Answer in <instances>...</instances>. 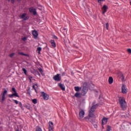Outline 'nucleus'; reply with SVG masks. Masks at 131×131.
Wrapping results in <instances>:
<instances>
[{
	"mask_svg": "<svg viewBox=\"0 0 131 131\" xmlns=\"http://www.w3.org/2000/svg\"><path fill=\"white\" fill-rule=\"evenodd\" d=\"M119 103L121 109L125 111L126 109L127 106L125 98L123 97H119Z\"/></svg>",
	"mask_w": 131,
	"mask_h": 131,
	"instance_id": "nucleus-1",
	"label": "nucleus"
},
{
	"mask_svg": "<svg viewBox=\"0 0 131 131\" xmlns=\"http://www.w3.org/2000/svg\"><path fill=\"white\" fill-rule=\"evenodd\" d=\"M79 120H84L85 116V111L84 109L80 108L78 112Z\"/></svg>",
	"mask_w": 131,
	"mask_h": 131,
	"instance_id": "nucleus-2",
	"label": "nucleus"
},
{
	"mask_svg": "<svg viewBox=\"0 0 131 131\" xmlns=\"http://www.w3.org/2000/svg\"><path fill=\"white\" fill-rule=\"evenodd\" d=\"M94 117H96V115H95V113L94 112H91L89 111L88 116H86L84 118V120H90V118H94Z\"/></svg>",
	"mask_w": 131,
	"mask_h": 131,
	"instance_id": "nucleus-3",
	"label": "nucleus"
},
{
	"mask_svg": "<svg viewBox=\"0 0 131 131\" xmlns=\"http://www.w3.org/2000/svg\"><path fill=\"white\" fill-rule=\"evenodd\" d=\"M88 91H89V89L88 88V83H84L83 85L82 93L83 95H85V94L88 93Z\"/></svg>",
	"mask_w": 131,
	"mask_h": 131,
	"instance_id": "nucleus-4",
	"label": "nucleus"
},
{
	"mask_svg": "<svg viewBox=\"0 0 131 131\" xmlns=\"http://www.w3.org/2000/svg\"><path fill=\"white\" fill-rule=\"evenodd\" d=\"M7 93H8V91L6 90V89H5L4 91L1 94V96H2L1 102L4 103V101H5V100H6V95H7Z\"/></svg>",
	"mask_w": 131,
	"mask_h": 131,
	"instance_id": "nucleus-5",
	"label": "nucleus"
},
{
	"mask_svg": "<svg viewBox=\"0 0 131 131\" xmlns=\"http://www.w3.org/2000/svg\"><path fill=\"white\" fill-rule=\"evenodd\" d=\"M121 90L122 94H124V95H126V94H127V89L125 84H122Z\"/></svg>",
	"mask_w": 131,
	"mask_h": 131,
	"instance_id": "nucleus-6",
	"label": "nucleus"
},
{
	"mask_svg": "<svg viewBox=\"0 0 131 131\" xmlns=\"http://www.w3.org/2000/svg\"><path fill=\"white\" fill-rule=\"evenodd\" d=\"M108 10V6L106 5H104L102 7H101V10H102V13L103 15L107 12V10Z\"/></svg>",
	"mask_w": 131,
	"mask_h": 131,
	"instance_id": "nucleus-7",
	"label": "nucleus"
},
{
	"mask_svg": "<svg viewBox=\"0 0 131 131\" xmlns=\"http://www.w3.org/2000/svg\"><path fill=\"white\" fill-rule=\"evenodd\" d=\"M27 16V14L24 13L20 15V19H23V20H24V21H26V20H28L29 18V17Z\"/></svg>",
	"mask_w": 131,
	"mask_h": 131,
	"instance_id": "nucleus-8",
	"label": "nucleus"
},
{
	"mask_svg": "<svg viewBox=\"0 0 131 131\" xmlns=\"http://www.w3.org/2000/svg\"><path fill=\"white\" fill-rule=\"evenodd\" d=\"M41 96L43 97V100H49V96L47 93L45 92H41Z\"/></svg>",
	"mask_w": 131,
	"mask_h": 131,
	"instance_id": "nucleus-9",
	"label": "nucleus"
},
{
	"mask_svg": "<svg viewBox=\"0 0 131 131\" xmlns=\"http://www.w3.org/2000/svg\"><path fill=\"white\" fill-rule=\"evenodd\" d=\"M32 35L35 39H37V37H38V32H37V31H32Z\"/></svg>",
	"mask_w": 131,
	"mask_h": 131,
	"instance_id": "nucleus-10",
	"label": "nucleus"
},
{
	"mask_svg": "<svg viewBox=\"0 0 131 131\" xmlns=\"http://www.w3.org/2000/svg\"><path fill=\"white\" fill-rule=\"evenodd\" d=\"M53 79H54L55 81H60L61 80V76H60V74H58L54 76Z\"/></svg>",
	"mask_w": 131,
	"mask_h": 131,
	"instance_id": "nucleus-11",
	"label": "nucleus"
},
{
	"mask_svg": "<svg viewBox=\"0 0 131 131\" xmlns=\"http://www.w3.org/2000/svg\"><path fill=\"white\" fill-rule=\"evenodd\" d=\"M108 121V118L103 117L102 119V124L104 125V124H106Z\"/></svg>",
	"mask_w": 131,
	"mask_h": 131,
	"instance_id": "nucleus-12",
	"label": "nucleus"
},
{
	"mask_svg": "<svg viewBox=\"0 0 131 131\" xmlns=\"http://www.w3.org/2000/svg\"><path fill=\"white\" fill-rule=\"evenodd\" d=\"M96 108H97V105H93L91 106L89 111H90L91 112H94L95 113V111L96 110Z\"/></svg>",
	"mask_w": 131,
	"mask_h": 131,
	"instance_id": "nucleus-13",
	"label": "nucleus"
},
{
	"mask_svg": "<svg viewBox=\"0 0 131 131\" xmlns=\"http://www.w3.org/2000/svg\"><path fill=\"white\" fill-rule=\"evenodd\" d=\"M29 11L30 12V13H33L34 15H36V10L33 8H30Z\"/></svg>",
	"mask_w": 131,
	"mask_h": 131,
	"instance_id": "nucleus-14",
	"label": "nucleus"
},
{
	"mask_svg": "<svg viewBox=\"0 0 131 131\" xmlns=\"http://www.w3.org/2000/svg\"><path fill=\"white\" fill-rule=\"evenodd\" d=\"M50 43L51 44L52 47L53 48H56V42L54 40H51L50 41Z\"/></svg>",
	"mask_w": 131,
	"mask_h": 131,
	"instance_id": "nucleus-15",
	"label": "nucleus"
},
{
	"mask_svg": "<svg viewBox=\"0 0 131 131\" xmlns=\"http://www.w3.org/2000/svg\"><path fill=\"white\" fill-rule=\"evenodd\" d=\"M58 86L62 90V91H65V86L61 83H58Z\"/></svg>",
	"mask_w": 131,
	"mask_h": 131,
	"instance_id": "nucleus-16",
	"label": "nucleus"
},
{
	"mask_svg": "<svg viewBox=\"0 0 131 131\" xmlns=\"http://www.w3.org/2000/svg\"><path fill=\"white\" fill-rule=\"evenodd\" d=\"M108 81L109 84H112L113 83V78L112 77H109Z\"/></svg>",
	"mask_w": 131,
	"mask_h": 131,
	"instance_id": "nucleus-17",
	"label": "nucleus"
},
{
	"mask_svg": "<svg viewBox=\"0 0 131 131\" xmlns=\"http://www.w3.org/2000/svg\"><path fill=\"white\" fill-rule=\"evenodd\" d=\"M49 128H54V123L50 121L49 122Z\"/></svg>",
	"mask_w": 131,
	"mask_h": 131,
	"instance_id": "nucleus-18",
	"label": "nucleus"
},
{
	"mask_svg": "<svg viewBox=\"0 0 131 131\" xmlns=\"http://www.w3.org/2000/svg\"><path fill=\"white\" fill-rule=\"evenodd\" d=\"M33 74H34L35 76H36V74H38V75H39V76H40V74H39V72H38V71H36V70H35V69L33 70Z\"/></svg>",
	"mask_w": 131,
	"mask_h": 131,
	"instance_id": "nucleus-19",
	"label": "nucleus"
},
{
	"mask_svg": "<svg viewBox=\"0 0 131 131\" xmlns=\"http://www.w3.org/2000/svg\"><path fill=\"white\" fill-rule=\"evenodd\" d=\"M75 97H76V98H81V94L78 92H77L75 94Z\"/></svg>",
	"mask_w": 131,
	"mask_h": 131,
	"instance_id": "nucleus-20",
	"label": "nucleus"
},
{
	"mask_svg": "<svg viewBox=\"0 0 131 131\" xmlns=\"http://www.w3.org/2000/svg\"><path fill=\"white\" fill-rule=\"evenodd\" d=\"M105 0H97V3L98 4H99L100 6H102V3H103V2H105Z\"/></svg>",
	"mask_w": 131,
	"mask_h": 131,
	"instance_id": "nucleus-21",
	"label": "nucleus"
},
{
	"mask_svg": "<svg viewBox=\"0 0 131 131\" xmlns=\"http://www.w3.org/2000/svg\"><path fill=\"white\" fill-rule=\"evenodd\" d=\"M75 90L76 91V92H79V91L81 90V88L75 86Z\"/></svg>",
	"mask_w": 131,
	"mask_h": 131,
	"instance_id": "nucleus-22",
	"label": "nucleus"
},
{
	"mask_svg": "<svg viewBox=\"0 0 131 131\" xmlns=\"http://www.w3.org/2000/svg\"><path fill=\"white\" fill-rule=\"evenodd\" d=\"M38 70H39L42 76H44L45 73H43V71H42V69H41V68H39L38 69Z\"/></svg>",
	"mask_w": 131,
	"mask_h": 131,
	"instance_id": "nucleus-23",
	"label": "nucleus"
},
{
	"mask_svg": "<svg viewBox=\"0 0 131 131\" xmlns=\"http://www.w3.org/2000/svg\"><path fill=\"white\" fill-rule=\"evenodd\" d=\"M126 52H127V53H128V54L129 55H131V49L130 48L127 49Z\"/></svg>",
	"mask_w": 131,
	"mask_h": 131,
	"instance_id": "nucleus-24",
	"label": "nucleus"
},
{
	"mask_svg": "<svg viewBox=\"0 0 131 131\" xmlns=\"http://www.w3.org/2000/svg\"><path fill=\"white\" fill-rule=\"evenodd\" d=\"M37 51H38V54H39V55H40V51H41V47H38L37 49Z\"/></svg>",
	"mask_w": 131,
	"mask_h": 131,
	"instance_id": "nucleus-25",
	"label": "nucleus"
},
{
	"mask_svg": "<svg viewBox=\"0 0 131 131\" xmlns=\"http://www.w3.org/2000/svg\"><path fill=\"white\" fill-rule=\"evenodd\" d=\"M111 130V126L110 125L106 126V131H110Z\"/></svg>",
	"mask_w": 131,
	"mask_h": 131,
	"instance_id": "nucleus-26",
	"label": "nucleus"
},
{
	"mask_svg": "<svg viewBox=\"0 0 131 131\" xmlns=\"http://www.w3.org/2000/svg\"><path fill=\"white\" fill-rule=\"evenodd\" d=\"M105 27H106V30H108V29H109V23H105Z\"/></svg>",
	"mask_w": 131,
	"mask_h": 131,
	"instance_id": "nucleus-27",
	"label": "nucleus"
},
{
	"mask_svg": "<svg viewBox=\"0 0 131 131\" xmlns=\"http://www.w3.org/2000/svg\"><path fill=\"white\" fill-rule=\"evenodd\" d=\"M19 54L21 55L22 56H27V57H29V55H28V54H25L23 53V52L19 53Z\"/></svg>",
	"mask_w": 131,
	"mask_h": 131,
	"instance_id": "nucleus-28",
	"label": "nucleus"
},
{
	"mask_svg": "<svg viewBox=\"0 0 131 131\" xmlns=\"http://www.w3.org/2000/svg\"><path fill=\"white\" fill-rule=\"evenodd\" d=\"M13 96H15V97H17L18 98H19V95H18V93H17V92H14V93L12 94Z\"/></svg>",
	"mask_w": 131,
	"mask_h": 131,
	"instance_id": "nucleus-29",
	"label": "nucleus"
},
{
	"mask_svg": "<svg viewBox=\"0 0 131 131\" xmlns=\"http://www.w3.org/2000/svg\"><path fill=\"white\" fill-rule=\"evenodd\" d=\"M36 131H42V130H41V128L38 126L36 128Z\"/></svg>",
	"mask_w": 131,
	"mask_h": 131,
	"instance_id": "nucleus-30",
	"label": "nucleus"
},
{
	"mask_svg": "<svg viewBox=\"0 0 131 131\" xmlns=\"http://www.w3.org/2000/svg\"><path fill=\"white\" fill-rule=\"evenodd\" d=\"M23 71L24 72V74L26 75L27 74V71L25 68L23 69Z\"/></svg>",
	"mask_w": 131,
	"mask_h": 131,
	"instance_id": "nucleus-31",
	"label": "nucleus"
},
{
	"mask_svg": "<svg viewBox=\"0 0 131 131\" xmlns=\"http://www.w3.org/2000/svg\"><path fill=\"white\" fill-rule=\"evenodd\" d=\"M28 78H29V79L30 80V82H32V80H31V79L33 78L32 76H28Z\"/></svg>",
	"mask_w": 131,
	"mask_h": 131,
	"instance_id": "nucleus-32",
	"label": "nucleus"
},
{
	"mask_svg": "<svg viewBox=\"0 0 131 131\" xmlns=\"http://www.w3.org/2000/svg\"><path fill=\"white\" fill-rule=\"evenodd\" d=\"M32 102L34 104H36V103H37V100L36 99H34L32 100Z\"/></svg>",
	"mask_w": 131,
	"mask_h": 131,
	"instance_id": "nucleus-33",
	"label": "nucleus"
},
{
	"mask_svg": "<svg viewBox=\"0 0 131 131\" xmlns=\"http://www.w3.org/2000/svg\"><path fill=\"white\" fill-rule=\"evenodd\" d=\"M14 56H15V53H12L9 54V57L10 58H13Z\"/></svg>",
	"mask_w": 131,
	"mask_h": 131,
	"instance_id": "nucleus-34",
	"label": "nucleus"
},
{
	"mask_svg": "<svg viewBox=\"0 0 131 131\" xmlns=\"http://www.w3.org/2000/svg\"><path fill=\"white\" fill-rule=\"evenodd\" d=\"M33 89H34V90H35V91L36 92V93H37V91L36 90V89H35V86L34 85H33Z\"/></svg>",
	"mask_w": 131,
	"mask_h": 131,
	"instance_id": "nucleus-35",
	"label": "nucleus"
},
{
	"mask_svg": "<svg viewBox=\"0 0 131 131\" xmlns=\"http://www.w3.org/2000/svg\"><path fill=\"white\" fill-rule=\"evenodd\" d=\"M121 77H122V81H124V76H123V75H121Z\"/></svg>",
	"mask_w": 131,
	"mask_h": 131,
	"instance_id": "nucleus-36",
	"label": "nucleus"
},
{
	"mask_svg": "<svg viewBox=\"0 0 131 131\" xmlns=\"http://www.w3.org/2000/svg\"><path fill=\"white\" fill-rule=\"evenodd\" d=\"M23 40H24V41H25L26 40H27V38H26V37H24V38H23Z\"/></svg>",
	"mask_w": 131,
	"mask_h": 131,
	"instance_id": "nucleus-37",
	"label": "nucleus"
},
{
	"mask_svg": "<svg viewBox=\"0 0 131 131\" xmlns=\"http://www.w3.org/2000/svg\"><path fill=\"white\" fill-rule=\"evenodd\" d=\"M12 91L13 92H14V93H16L17 92H16V89H15V88H12Z\"/></svg>",
	"mask_w": 131,
	"mask_h": 131,
	"instance_id": "nucleus-38",
	"label": "nucleus"
},
{
	"mask_svg": "<svg viewBox=\"0 0 131 131\" xmlns=\"http://www.w3.org/2000/svg\"><path fill=\"white\" fill-rule=\"evenodd\" d=\"M9 98H13L14 97V96L13 95V94H11V95H9Z\"/></svg>",
	"mask_w": 131,
	"mask_h": 131,
	"instance_id": "nucleus-39",
	"label": "nucleus"
},
{
	"mask_svg": "<svg viewBox=\"0 0 131 131\" xmlns=\"http://www.w3.org/2000/svg\"><path fill=\"white\" fill-rule=\"evenodd\" d=\"M53 37L55 39H58V37H57V36H56L55 35H54Z\"/></svg>",
	"mask_w": 131,
	"mask_h": 131,
	"instance_id": "nucleus-40",
	"label": "nucleus"
},
{
	"mask_svg": "<svg viewBox=\"0 0 131 131\" xmlns=\"http://www.w3.org/2000/svg\"><path fill=\"white\" fill-rule=\"evenodd\" d=\"M49 131H54V128H49Z\"/></svg>",
	"mask_w": 131,
	"mask_h": 131,
	"instance_id": "nucleus-41",
	"label": "nucleus"
},
{
	"mask_svg": "<svg viewBox=\"0 0 131 131\" xmlns=\"http://www.w3.org/2000/svg\"><path fill=\"white\" fill-rule=\"evenodd\" d=\"M14 102H15V104H18V101L14 100Z\"/></svg>",
	"mask_w": 131,
	"mask_h": 131,
	"instance_id": "nucleus-42",
	"label": "nucleus"
},
{
	"mask_svg": "<svg viewBox=\"0 0 131 131\" xmlns=\"http://www.w3.org/2000/svg\"><path fill=\"white\" fill-rule=\"evenodd\" d=\"M12 4H14L15 3V0H11Z\"/></svg>",
	"mask_w": 131,
	"mask_h": 131,
	"instance_id": "nucleus-43",
	"label": "nucleus"
},
{
	"mask_svg": "<svg viewBox=\"0 0 131 131\" xmlns=\"http://www.w3.org/2000/svg\"><path fill=\"white\" fill-rule=\"evenodd\" d=\"M94 127H95V128H97V127H98V125H94Z\"/></svg>",
	"mask_w": 131,
	"mask_h": 131,
	"instance_id": "nucleus-44",
	"label": "nucleus"
},
{
	"mask_svg": "<svg viewBox=\"0 0 131 131\" xmlns=\"http://www.w3.org/2000/svg\"><path fill=\"white\" fill-rule=\"evenodd\" d=\"M35 85L37 86V88H38V85H37V84H35Z\"/></svg>",
	"mask_w": 131,
	"mask_h": 131,
	"instance_id": "nucleus-45",
	"label": "nucleus"
},
{
	"mask_svg": "<svg viewBox=\"0 0 131 131\" xmlns=\"http://www.w3.org/2000/svg\"><path fill=\"white\" fill-rule=\"evenodd\" d=\"M16 131H20V130L19 129V128H17V129Z\"/></svg>",
	"mask_w": 131,
	"mask_h": 131,
	"instance_id": "nucleus-46",
	"label": "nucleus"
},
{
	"mask_svg": "<svg viewBox=\"0 0 131 131\" xmlns=\"http://www.w3.org/2000/svg\"><path fill=\"white\" fill-rule=\"evenodd\" d=\"M65 75V73H64L62 74V75Z\"/></svg>",
	"mask_w": 131,
	"mask_h": 131,
	"instance_id": "nucleus-47",
	"label": "nucleus"
},
{
	"mask_svg": "<svg viewBox=\"0 0 131 131\" xmlns=\"http://www.w3.org/2000/svg\"><path fill=\"white\" fill-rule=\"evenodd\" d=\"M96 93H99V92H98V91H96Z\"/></svg>",
	"mask_w": 131,
	"mask_h": 131,
	"instance_id": "nucleus-48",
	"label": "nucleus"
},
{
	"mask_svg": "<svg viewBox=\"0 0 131 131\" xmlns=\"http://www.w3.org/2000/svg\"><path fill=\"white\" fill-rule=\"evenodd\" d=\"M63 30H66V29H65V28H64V29H63Z\"/></svg>",
	"mask_w": 131,
	"mask_h": 131,
	"instance_id": "nucleus-49",
	"label": "nucleus"
},
{
	"mask_svg": "<svg viewBox=\"0 0 131 131\" xmlns=\"http://www.w3.org/2000/svg\"><path fill=\"white\" fill-rule=\"evenodd\" d=\"M102 128H104V126H102Z\"/></svg>",
	"mask_w": 131,
	"mask_h": 131,
	"instance_id": "nucleus-50",
	"label": "nucleus"
},
{
	"mask_svg": "<svg viewBox=\"0 0 131 131\" xmlns=\"http://www.w3.org/2000/svg\"><path fill=\"white\" fill-rule=\"evenodd\" d=\"M11 0H8V2H10Z\"/></svg>",
	"mask_w": 131,
	"mask_h": 131,
	"instance_id": "nucleus-51",
	"label": "nucleus"
},
{
	"mask_svg": "<svg viewBox=\"0 0 131 131\" xmlns=\"http://www.w3.org/2000/svg\"><path fill=\"white\" fill-rule=\"evenodd\" d=\"M20 105H21V103H20Z\"/></svg>",
	"mask_w": 131,
	"mask_h": 131,
	"instance_id": "nucleus-52",
	"label": "nucleus"
},
{
	"mask_svg": "<svg viewBox=\"0 0 131 131\" xmlns=\"http://www.w3.org/2000/svg\"><path fill=\"white\" fill-rule=\"evenodd\" d=\"M20 105H21V103H20Z\"/></svg>",
	"mask_w": 131,
	"mask_h": 131,
	"instance_id": "nucleus-53",
	"label": "nucleus"
}]
</instances>
